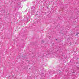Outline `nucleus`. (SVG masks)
<instances>
[{
    "mask_svg": "<svg viewBox=\"0 0 79 79\" xmlns=\"http://www.w3.org/2000/svg\"><path fill=\"white\" fill-rule=\"evenodd\" d=\"M32 10H35V8L34 6H32L31 8Z\"/></svg>",
    "mask_w": 79,
    "mask_h": 79,
    "instance_id": "f257e3e1",
    "label": "nucleus"
},
{
    "mask_svg": "<svg viewBox=\"0 0 79 79\" xmlns=\"http://www.w3.org/2000/svg\"><path fill=\"white\" fill-rule=\"evenodd\" d=\"M79 34V32H77V33L76 34V35H78Z\"/></svg>",
    "mask_w": 79,
    "mask_h": 79,
    "instance_id": "f03ea898",
    "label": "nucleus"
},
{
    "mask_svg": "<svg viewBox=\"0 0 79 79\" xmlns=\"http://www.w3.org/2000/svg\"><path fill=\"white\" fill-rule=\"evenodd\" d=\"M41 42L42 43H44V42L43 41H42Z\"/></svg>",
    "mask_w": 79,
    "mask_h": 79,
    "instance_id": "7ed1b4c3",
    "label": "nucleus"
},
{
    "mask_svg": "<svg viewBox=\"0 0 79 79\" xmlns=\"http://www.w3.org/2000/svg\"><path fill=\"white\" fill-rule=\"evenodd\" d=\"M56 40H57V39H56Z\"/></svg>",
    "mask_w": 79,
    "mask_h": 79,
    "instance_id": "20e7f679",
    "label": "nucleus"
}]
</instances>
